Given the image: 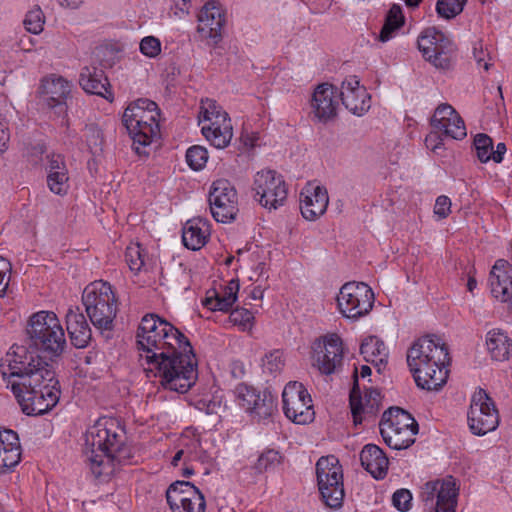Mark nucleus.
Instances as JSON below:
<instances>
[{
    "instance_id": "f257e3e1",
    "label": "nucleus",
    "mask_w": 512,
    "mask_h": 512,
    "mask_svg": "<svg viewBox=\"0 0 512 512\" xmlns=\"http://www.w3.org/2000/svg\"><path fill=\"white\" fill-rule=\"evenodd\" d=\"M136 344L142 365L154 372L168 390L186 393L198 378L197 359L189 339L157 314L145 315Z\"/></svg>"
},
{
    "instance_id": "f03ea898",
    "label": "nucleus",
    "mask_w": 512,
    "mask_h": 512,
    "mask_svg": "<svg viewBox=\"0 0 512 512\" xmlns=\"http://www.w3.org/2000/svg\"><path fill=\"white\" fill-rule=\"evenodd\" d=\"M0 366L7 387L26 415H43L58 403L60 386L55 371L37 351L12 346Z\"/></svg>"
},
{
    "instance_id": "7ed1b4c3",
    "label": "nucleus",
    "mask_w": 512,
    "mask_h": 512,
    "mask_svg": "<svg viewBox=\"0 0 512 512\" xmlns=\"http://www.w3.org/2000/svg\"><path fill=\"white\" fill-rule=\"evenodd\" d=\"M125 433L114 418H99L85 434L84 457L95 478L110 477L128 454L124 447Z\"/></svg>"
},
{
    "instance_id": "20e7f679",
    "label": "nucleus",
    "mask_w": 512,
    "mask_h": 512,
    "mask_svg": "<svg viewBox=\"0 0 512 512\" xmlns=\"http://www.w3.org/2000/svg\"><path fill=\"white\" fill-rule=\"evenodd\" d=\"M447 345L438 336H423L407 351V364L417 386L432 391L439 390L446 383L449 364Z\"/></svg>"
},
{
    "instance_id": "39448f33",
    "label": "nucleus",
    "mask_w": 512,
    "mask_h": 512,
    "mask_svg": "<svg viewBox=\"0 0 512 512\" xmlns=\"http://www.w3.org/2000/svg\"><path fill=\"white\" fill-rule=\"evenodd\" d=\"M159 116L157 104L149 99H138L125 109L122 122L138 154H141L140 147L150 145L159 135Z\"/></svg>"
},
{
    "instance_id": "423d86ee",
    "label": "nucleus",
    "mask_w": 512,
    "mask_h": 512,
    "mask_svg": "<svg viewBox=\"0 0 512 512\" xmlns=\"http://www.w3.org/2000/svg\"><path fill=\"white\" fill-rule=\"evenodd\" d=\"M85 311L100 331H111L118 311V300L112 286L105 281H94L86 286L82 294Z\"/></svg>"
},
{
    "instance_id": "0eeeda50",
    "label": "nucleus",
    "mask_w": 512,
    "mask_h": 512,
    "mask_svg": "<svg viewBox=\"0 0 512 512\" xmlns=\"http://www.w3.org/2000/svg\"><path fill=\"white\" fill-rule=\"evenodd\" d=\"M30 346L52 357L64 352L66 338L57 315L52 311L33 314L26 329Z\"/></svg>"
},
{
    "instance_id": "6e6552de",
    "label": "nucleus",
    "mask_w": 512,
    "mask_h": 512,
    "mask_svg": "<svg viewBox=\"0 0 512 512\" xmlns=\"http://www.w3.org/2000/svg\"><path fill=\"white\" fill-rule=\"evenodd\" d=\"M380 434L387 446L394 450L409 448L415 442L419 427L407 411L399 407L386 410L379 424Z\"/></svg>"
},
{
    "instance_id": "1a4fd4ad",
    "label": "nucleus",
    "mask_w": 512,
    "mask_h": 512,
    "mask_svg": "<svg viewBox=\"0 0 512 512\" xmlns=\"http://www.w3.org/2000/svg\"><path fill=\"white\" fill-rule=\"evenodd\" d=\"M316 475L325 504L330 508L340 507L345 493L343 471L338 458L334 455L322 456L316 463Z\"/></svg>"
},
{
    "instance_id": "9d476101",
    "label": "nucleus",
    "mask_w": 512,
    "mask_h": 512,
    "mask_svg": "<svg viewBox=\"0 0 512 512\" xmlns=\"http://www.w3.org/2000/svg\"><path fill=\"white\" fill-rule=\"evenodd\" d=\"M374 293L363 282L344 284L337 296L340 313L349 319H358L366 315L373 307Z\"/></svg>"
},
{
    "instance_id": "9b49d317",
    "label": "nucleus",
    "mask_w": 512,
    "mask_h": 512,
    "mask_svg": "<svg viewBox=\"0 0 512 512\" xmlns=\"http://www.w3.org/2000/svg\"><path fill=\"white\" fill-rule=\"evenodd\" d=\"M467 417L471 432L478 436L495 430L499 424L495 403L483 389L473 394Z\"/></svg>"
},
{
    "instance_id": "f8f14e48",
    "label": "nucleus",
    "mask_w": 512,
    "mask_h": 512,
    "mask_svg": "<svg viewBox=\"0 0 512 512\" xmlns=\"http://www.w3.org/2000/svg\"><path fill=\"white\" fill-rule=\"evenodd\" d=\"M282 401L286 417L294 423L307 424L314 419L312 399L302 383L293 381L286 384Z\"/></svg>"
},
{
    "instance_id": "ddd939ff",
    "label": "nucleus",
    "mask_w": 512,
    "mask_h": 512,
    "mask_svg": "<svg viewBox=\"0 0 512 512\" xmlns=\"http://www.w3.org/2000/svg\"><path fill=\"white\" fill-rule=\"evenodd\" d=\"M458 494L456 480L449 476L425 483L420 498L426 506L434 508L435 512H456Z\"/></svg>"
},
{
    "instance_id": "4468645a",
    "label": "nucleus",
    "mask_w": 512,
    "mask_h": 512,
    "mask_svg": "<svg viewBox=\"0 0 512 512\" xmlns=\"http://www.w3.org/2000/svg\"><path fill=\"white\" fill-rule=\"evenodd\" d=\"M209 206L217 222L229 223L238 213V196L234 186L226 179L213 182L209 192Z\"/></svg>"
},
{
    "instance_id": "2eb2a0df",
    "label": "nucleus",
    "mask_w": 512,
    "mask_h": 512,
    "mask_svg": "<svg viewBox=\"0 0 512 512\" xmlns=\"http://www.w3.org/2000/svg\"><path fill=\"white\" fill-rule=\"evenodd\" d=\"M253 190L259 203L268 209H277L287 199L288 190L283 177L274 170L257 172Z\"/></svg>"
},
{
    "instance_id": "dca6fc26",
    "label": "nucleus",
    "mask_w": 512,
    "mask_h": 512,
    "mask_svg": "<svg viewBox=\"0 0 512 512\" xmlns=\"http://www.w3.org/2000/svg\"><path fill=\"white\" fill-rule=\"evenodd\" d=\"M173 512H204L206 501L201 491L188 481H176L166 491Z\"/></svg>"
},
{
    "instance_id": "f3484780",
    "label": "nucleus",
    "mask_w": 512,
    "mask_h": 512,
    "mask_svg": "<svg viewBox=\"0 0 512 512\" xmlns=\"http://www.w3.org/2000/svg\"><path fill=\"white\" fill-rule=\"evenodd\" d=\"M314 365L322 374L330 375L338 371L342 365V340L337 334H330L317 341L313 346Z\"/></svg>"
},
{
    "instance_id": "a211bd4d",
    "label": "nucleus",
    "mask_w": 512,
    "mask_h": 512,
    "mask_svg": "<svg viewBox=\"0 0 512 512\" xmlns=\"http://www.w3.org/2000/svg\"><path fill=\"white\" fill-rule=\"evenodd\" d=\"M225 15L217 1L207 2L198 14L197 32L209 45H216L222 39Z\"/></svg>"
},
{
    "instance_id": "6ab92c4d",
    "label": "nucleus",
    "mask_w": 512,
    "mask_h": 512,
    "mask_svg": "<svg viewBox=\"0 0 512 512\" xmlns=\"http://www.w3.org/2000/svg\"><path fill=\"white\" fill-rule=\"evenodd\" d=\"M431 126L434 130L441 131L445 137L455 140H462L467 136L463 119L451 105L446 103L436 108L431 118Z\"/></svg>"
},
{
    "instance_id": "aec40b11",
    "label": "nucleus",
    "mask_w": 512,
    "mask_h": 512,
    "mask_svg": "<svg viewBox=\"0 0 512 512\" xmlns=\"http://www.w3.org/2000/svg\"><path fill=\"white\" fill-rule=\"evenodd\" d=\"M236 395L239 406L259 420L266 419L274 411L272 397L265 393L262 395L253 387L240 384L236 387Z\"/></svg>"
},
{
    "instance_id": "412c9836",
    "label": "nucleus",
    "mask_w": 512,
    "mask_h": 512,
    "mask_svg": "<svg viewBox=\"0 0 512 512\" xmlns=\"http://www.w3.org/2000/svg\"><path fill=\"white\" fill-rule=\"evenodd\" d=\"M339 106L337 88L329 83L318 85L311 98V108L318 122L326 123L337 115Z\"/></svg>"
},
{
    "instance_id": "4be33fe9",
    "label": "nucleus",
    "mask_w": 512,
    "mask_h": 512,
    "mask_svg": "<svg viewBox=\"0 0 512 512\" xmlns=\"http://www.w3.org/2000/svg\"><path fill=\"white\" fill-rule=\"evenodd\" d=\"M340 97L342 104L354 115L362 116L370 109L371 97L356 76H350L342 82Z\"/></svg>"
},
{
    "instance_id": "5701e85b",
    "label": "nucleus",
    "mask_w": 512,
    "mask_h": 512,
    "mask_svg": "<svg viewBox=\"0 0 512 512\" xmlns=\"http://www.w3.org/2000/svg\"><path fill=\"white\" fill-rule=\"evenodd\" d=\"M489 283L492 295L507 303L512 313V265L505 259H498L490 272Z\"/></svg>"
},
{
    "instance_id": "b1692460",
    "label": "nucleus",
    "mask_w": 512,
    "mask_h": 512,
    "mask_svg": "<svg viewBox=\"0 0 512 512\" xmlns=\"http://www.w3.org/2000/svg\"><path fill=\"white\" fill-rule=\"evenodd\" d=\"M42 88L47 106L58 116L66 115V100L71 92L70 83L61 76L51 75L43 81Z\"/></svg>"
},
{
    "instance_id": "393cba45",
    "label": "nucleus",
    "mask_w": 512,
    "mask_h": 512,
    "mask_svg": "<svg viewBox=\"0 0 512 512\" xmlns=\"http://www.w3.org/2000/svg\"><path fill=\"white\" fill-rule=\"evenodd\" d=\"M329 203L324 187L308 184L300 193V210L302 216L310 221L316 220L326 212Z\"/></svg>"
},
{
    "instance_id": "a878e982",
    "label": "nucleus",
    "mask_w": 512,
    "mask_h": 512,
    "mask_svg": "<svg viewBox=\"0 0 512 512\" xmlns=\"http://www.w3.org/2000/svg\"><path fill=\"white\" fill-rule=\"evenodd\" d=\"M79 84L89 94L101 96L108 101L113 100L110 84L101 68L84 67L80 73Z\"/></svg>"
},
{
    "instance_id": "bb28decb",
    "label": "nucleus",
    "mask_w": 512,
    "mask_h": 512,
    "mask_svg": "<svg viewBox=\"0 0 512 512\" xmlns=\"http://www.w3.org/2000/svg\"><path fill=\"white\" fill-rule=\"evenodd\" d=\"M66 328L70 336L71 343L76 348H85L88 346L91 338V328L84 314L78 307L69 308L66 314Z\"/></svg>"
},
{
    "instance_id": "cd10ccee",
    "label": "nucleus",
    "mask_w": 512,
    "mask_h": 512,
    "mask_svg": "<svg viewBox=\"0 0 512 512\" xmlns=\"http://www.w3.org/2000/svg\"><path fill=\"white\" fill-rule=\"evenodd\" d=\"M362 467L375 479H383L388 471L389 460L383 450L375 444H367L360 452Z\"/></svg>"
},
{
    "instance_id": "c85d7f7f",
    "label": "nucleus",
    "mask_w": 512,
    "mask_h": 512,
    "mask_svg": "<svg viewBox=\"0 0 512 512\" xmlns=\"http://www.w3.org/2000/svg\"><path fill=\"white\" fill-rule=\"evenodd\" d=\"M21 459V448L17 433L12 430L0 431V473L16 466Z\"/></svg>"
},
{
    "instance_id": "c756f323",
    "label": "nucleus",
    "mask_w": 512,
    "mask_h": 512,
    "mask_svg": "<svg viewBox=\"0 0 512 512\" xmlns=\"http://www.w3.org/2000/svg\"><path fill=\"white\" fill-rule=\"evenodd\" d=\"M209 236L208 220L193 218L188 220L183 227L182 242L186 248L197 251L207 243Z\"/></svg>"
},
{
    "instance_id": "7c9ffc66",
    "label": "nucleus",
    "mask_w": 512,
    "mask_h": 512,
    "mask_svg": "<svg viewBox=\"0 0 512 512\" xmlns=\"http://www.w3.org/2000/svg\"><path fill=\"white\" fill-rule=\"evenodd\" d=\"M485 343L487 351L495 361L508 360L512 354V339L502 329L494 328L487 332Z\"/></svg>"
},
{
    "instance_id": "2f4dec72",
    "label": "nucleus",
    "mask_w": 512,
    "mask_h": 512,
    "mask_svg": "<svg viewBox=\"0 0 512 512\" xmlns=\"http://www.w3.org/2000/svg\"><path fill=\"white\" fill-rule=\"evenodd\" d=\"M357 369L354 370V387L350 395V406L351 412L354 419V423L358 424L362 422L361 414L373 415L379 409V392L371 390L365 394V404L361 400H356L354 397L355 389L357 386Z\"/></svg>"
},
{
    "instance_id": "473e14b6",
    "label": "nucleus",
    "mask_w": 512,
    "mask_h": 512,
    "mask_svg": "<svg viewBox=\"0 0 512 512\" xmlns=\"http://www.w3.org/2000/svg\"><path fill=\"white\" fill-rule=\"evenodd\" d=\"M201 131L210 144L218 149L227 147L233 136L230 119H222L221 122L218 123L204 124Z\"/></svg>"
},
{
    "instance_id": "72a5a7b5",
    "label": "nucleus",
    "mask_w": 512,
    "mask_h": 512,
    "mask_svg": "<svg viewBox=\"0 0 512 512\" xmlns=\"http://www.w3.org/2000/svg\"><path fill=\"white\" fill-rule=\"evenodd\" d=\"M438 41V49L431 53L432 56L427 62L438 70H450L455 63L457 46L449 36Z\"/></svg>"
},
{
    "instance_id": "f704fd0d",
    "label": "nucleus",
    "mask_w": 512,
    "mask_h": 512,
    "mask_svg": "<svg viewBox=\"0 0 512 512\" xmlns=\"http://www.w3.org/2000/svg\"><path fill=\"white\" fill-rule=\"evenodd\" d=\"M239 283L237 280H231L224 288L222 293H214V296L206 297L203 305L212 311L228 312L237 300Z\"/></svg>"
},
{
    "instance_id": "c9c22d12",
    "label": "nucleus",
    "mask_w": 512,
    "mask_h": 512,
    "mask_svg": "<svg viewBox=\"0 0 512 512\" xmlns=\"http://www.w3.org/2000/svg\"><path fill=\"white\" fill-rule=\"evenodd\" d=\"M360 353L366 362H370L378 368L385 365L388 360V351L382 340L376 336L366 338L361 346Z\"/></svg>"
},
{
    "instance_id": "e433bc0d",
    "label": "nucleus",
    "mask_w": 512,
    "mask_h": 512,
    "mask_svg": "<svg viewBox=\"0 0 512 512\" xmlns=\"http://www.w3.org/2000/svg\"><path fill=\"white\" fill-rule=\"evenodd\" d=\"M442 37H448L445 33L437 30L434 27L425 29L418 36L417 45L419 51L422 53L423 58L428 61L431 58V53L438 49L439 39Z\"/></svg>"
},
{
    "instance_id": "4c0bfd02",
    "label": "nucleus",
    "mask_w": 512,
    "mask_h": 512,
    "mask_svg": "<svg viewBox=\"0 0 512 512\" xmlns=\"http://www.w3.org/2000/svg\"><path fill=\"white\" fill-rule=\"evenodd\" d=\"M442 37H448L445 33L437 30L434 27L425 29L418 36L417 45L419 51L422 53L423 58L428 61L431 58V53L438 49L439 39Z\"/></svg>"
},
{
    "instance_id": "58836bf2",
    "label": "nucleus",
    "mask_w": 512,
    "mask_h": 512,
    "mask_svg": "<svg viewBox=\"0 0 512 512\" xmlns=\"http://www.w3.org/2000/svg\"><path fill=\"white\" fill-rule=\"evenodd\" d=\"M222 119L228 120V113L223 111L215 100L206 99L201 101L199 112L200 122H208V124H211L221 122Z\"/></svg>"
},
{
    "instance_id": "ea45409f",
    "label": "nucleus",
    "mask_w": 512,
    "mask_h": 512,
    "mask_svg": "<svg viewBox=\"0 0 512 512\" xmlns=\"http://www.w3.org/2000/svg\"><path fill=\"white\" fill-rule=\"evenodd\" d=\"M282 462L281 454L274 449H267L260 454L255 463V470L258 473L276 469Z\"/></svg>"
},
{
    "instance_id": "a19ab883",
    "label": "nucleus",
    "mask_w": 512,
    "mask_h": 512,
    "mask_svg": "<svg viewBox=\"0 0 512 512\" xmlns=\"http://www.w3.org/2000/svg\"><path fill=\"white\" fill-rule=\"evenodd\" d=\"M466 3L467 0H437L436 12L441 18L453 19L463 11Z\"/></svg>"
},
{
    "instance_id": "79ce46f5",
    "label": "nucleus",
    "mask_w": 512,
    "mask_h": 512,
    "mask_svg": "<svg viewBox=\"0 0 512 512\" xmlns=\"http://www.w3.org/2000/svg\"><path fill=\"white\" fill-rule=\"evenodd\" d=\"M68 171H57L47 174V186L56 195H65L69 189Z\"/></svg>"
},
{
    "instance_id": "37998d69",
    "label": "nucleus",
    "mask_w": 512,
    "mask_h": 512,
    "mask_svg": "<svg viewBox=\"0 0 512 512\" xmlns=\"http://www.w3.org/2000/svg\"><path fill=\"white\" fill-rule=\"evenodd\" d=\"M144 249L139 243H131L125 250V260L133 272H139L144 265Z\"/></svg>"
},
{
    "instance_id": "c03bdc74",
    "label": "nucleus",
    "mask_w": 512,
    "mask_h": 512,
    "mask_svg": "<svg viewBox=\"0 0 512 512\" xmlns=\"http://www.w3.org/2000/svg\"><path fill=\"white\" fill-rule=\"evenodd\" d=\"M207 160L208 151L203 146H192L186 152L187 164L195 171L201 170L206 165Z\"/></svg>"
},
{
    "instance_id": "a18cd8bd",
    "label": "nucleus",
    "mask_w": 512,
    "mask_h": 512,
    "mask_svg": "<svg viewBox=\"0 0 512 512\" xmlns=\"http://www.w3.org/2000/svg\"><path fill=\"white\" fill-rule=\"evenodd\" d=\"M87 146L92 154H98L103 150V134L96 125H87L84 130Z\"/></svg>"
},
{
    "instance_id": "49530a36",
    "label": "nucleus",
    "mask_w": 512,
    "mask_h": 512,
    "mask_svg": "<svg viewBox=\"0 0 512 512\" xmlns=\"http://www.w3.org/2000/svg\"><path fill=\"white\" fill-rule=\"evenodd\" d=\"M44 23V14L39 7L28 11L23 21L25 29L33 34L41 33L43 31Z\"/></svg>"
},
{
    "instance_id": "de8ad7c7",
    "label": "nucleus",
    "mask_w": 512,
    "mask_h": 512,
    "mask_svg": "<svg viewBox=\"0 0 512 512\" xmlns=\"http://www.w3.org/2000/svg\"><path fill=\"white\" fill-rule=\"evenodd\" d=\"M474 146L478 159L486 163L491 159L493 141L487 134H477L474 138Z\"/></svg>"
},
{
    "instance_id": "09e8293b",
    "label": "nucleus",
    "mask_w": 512,
    "mask_h": 512,
    "mask_svg": "<svg viewBox=\"0 0 512 512\" xmlns=\"http://www.w3.org/2000/svg\"><path fill=\"white\" fill-rule=\"evenodd\" d=\"M284 366L283 353L280 350H274L265 355L262 360V367L265 372L275 374L280 372Z\"/></svg>"
},
{
    "instance_id": "8fccbe9b",
    "label": "nucleus",
    "mask_w": 512,
    "mask_h": 512,
    "mask_svg": "<svg viewBox=\"0 0 512 512\" xmlns=\"http://www.w3.org/2000/svg\"><path fill=\"white\" fill-rule=\"evenodd\" d=\"M253 314L246 308H236L229 315V322L245 331L252 326Z\"/></svg>"
},
{
    "instance_id": "3c124183",
    "label": "nucleus",
    "mask_w": 512,
    "mask_h": 512,
    "mask_svg": "<svg viewBox=\"0 0 512 512\" xmlns=\"http://www.w3.org/2000/svg\"><path fill=\"white\" fill-rule=\"evenodd\" d=\"M140 52L149 58H155L161 53V42L154 36H146L140 42Z\"/></svg>"
},
{
    "instance_id": "603ef678",
    "label": "nucleus",
    "mask_w": 512,
    "mask_h": 512,
    "mask_svg": "<svg viewBox=\"0 0 512 512\" xmlns=\"http://www.w3.org/2000/svg\"><path fill=\"white\" fill-rule=\"evenodd\" d=\"M473 56L479 67L488 71L491 63V56L487 49H484L482 41L478 40L473 44Z\"/></svg>"
},
{
    "instance_id": "864d4df0",
    "label": "nucleus",
    "mask_w": 512,
    "mask_h": 512,
    "mask_svg": "<svg viewBox=\"0 0 512 512\" xmlns=\"http://www.w3.org/2000/svg\"><path fill=\"white\" fill-rule=\"evenodd\" d=\"M412 494L407 489H399L392 496V503L399 511L406 512L411 508Z\"/></svg>"
},
{
    "instance_id": "5fc2aeb1",
    "label": "nucleus",
    "mask_w": 512,
    "mask_h": 512,
    "mask_svg": "<svg viewBox=\"0 0 512 512\" xmlns=\"http://www.w3.org/2000/svg\"><path fill=\"white\" fill-rule=\"evenodd\" d=\"M47 164H46V172L53 173L57 171H68L65 158L61 154L50 153L46 156Z\"/></svg>"
},
{
    "instance_id": "6e6d98bb",
    "label": "nucleus",
    "mask_w": 512,
    "mask_h": 512,
    "mask_svg": "<svg viewBox=\"0 0 512 512\" xmlns=\"http://www.w3.org/2000/svg\"><path fill=\"white\" fill-rule=\"evenodd\" d=\"M11 264L8 260L0 257V298L4 297L10 282Z\"/></svg>"
},
{
    "instance_id": "4d7b16f0",
    "label": "nucleus",
    "mask_w": 512,
    "mask_h": 512,
    "mask_svg": "<svg viewBox=\"0 0 512 512\" xmlns=\"http://www.w3.org/2000/svg\"><path fill=\"white\" fill-rule=\"evenodd\" d=\"M451 201L447 196H439L436 199L434 213L441 219L446 218L450 213Z\"/></svg>"
},
{
    "instance_id": "13d9d810",
    "label": "nucleus",
    "mask_w": 512,
    "mask_h": 512,
    "mask_svg": "<svg viewBox=\"0 0 512 512\" xmlns=\"http://www.w3.org/2000/svg\"><path fill=\"white\" fill-rule=\"evenodd\" d=\"M385 21L394 24V27H401L404 24L402 8L397 4H393L388 11Z\"/></svg>"
},
{
    "instance_id": "bf43d9fd",
    "label": "nucleus",
    "mask_w": 512,
    "mask_h": 512,
    "mask_svg": "<svg viewBox=\"0 0 512 512\" xmlns=\"http://www.w3.org/2000/svg\"><path fill=\"white\" fill-rule=\"evenodd\" d=\"M440 131L435 130L428 134L425 138V145L428 149L432 150L434 153H438V150L443 148V139L439 135Z\"/></svg>"
},
{
    "instance_id": "052dcab7",
    "label": "nucleus",
    "mask_w": 512,
    "mask_h": 512,
    "mask_svg": "<svg viewBox=\"0 0 512 512\" xmlns=\"http://www.w3.org/2000/svg\"><path fill=\"white\" fill-rule=\"evenodd\" d=\"M9 140L8 123L5 120H0V153H4L8 149Z\"/></svg>"
},
{
    "instance_id": "680f3d73",
    "label": "nucleus",
    "mask_w": 512,
    "mask_h": 512,
    "mask_svg": "<svg viewBox=\"0 0 512 512\" xmlns=\"http://www.w3.org/2000/svg\"><path fill=\"white\" fill-rule=\"evenodd\" d=\"M399 28L400 27H394V24L385 21L378 37L379 40L381 42L390 40Z\"/></svg>"
},
{
    "instance_id": "e2e57ef3",
    "label": "nucleus",
    "mask_w": 512,
    "mask_h": 512,
    "mask_svg": "<svg viewBox=\"0 0 512 512\" xmlns=\"http://www.w3.org/2000/svg\"><path fill=\"white\" fill-rule=\"evenodd\" d=\"M506 153V145L504 143H498L496 150L492 149L491 159L496 163H500L503 160V156Z\"/></svg>"
},
{
    "instance_id": "0e129e2a",
    "label": "nucleus",
    "mask_w": 512,
    "mask_h": 512,
    "mask_svg": "<svg viewBox=\"0 0 512 512\" xmlns=\"http://www.w3.org/2000/svg\"><path fill=\"white\" fill-rule=\"evenodd\" d=\"M43 153H44V147L42 145L34 146L32 148L31 155L28 156V161L33 163L34 165L38 164Z\"/></svg>"
},
{
    "instance_id": "69168bd1",
    "label": "nucleus",
    "mask_w": 512,
    "mask_h": 512,
    "mask_svg": "<svg viewBox=\"0 0 512 512\" xmlns=\"http://www.w3.org/2000/svg\"><path fill=\"white\" fill-rule=\"evenodd\" d=\"M61 6L69 8H77L83 2V0H57Z\"/></svg>"
},
{
    "instance_id": "338daca9",
    "label": "nucleus",
    "mask_w": 512,
    "mask_h": 512,
    "mask_svg": "<svg viewBox=\"0 0 512 512\" xmlns=\"http://www.w3.org/2000/svg\"><path fill=\"white\" fill-rule=\"evenodd\" d=\"M189 2H190V0H175V5L182 12L188 11V3Z\"/></svg>"
},
{
    "instance_id": "774afa93",
    "label": "nucleus",
    "mask_w": 512,
    "mask_h": 512,
    "mask_svg": "<svg viewBox=\"0 0 512 512\" xmlns=\"http://www.w3.org/2000/svg\"><path fill=\"white\" fill-rule=\"evenodd\" d=\"M183 454H184L183 450L177 451L176 454L174 455V457L172 458L171 464L173 466H177L178 462L182 459Z\"/></svg>"
}]
</instances>
